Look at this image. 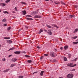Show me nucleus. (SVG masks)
I'll return each mask as SVG.
<instances>
[{"label": "nucleus", "instance_id": "nucleus-1", "mask_svg": "<svg viewBox=\"0 0 78 78\" xmlns=\"http://www.w3.org/2000/svg\"><path fill=\"white\" fill-rule=\"evenodd\" d=\"M67 77L68 78H72L73 77V75L72 74H69L68 75Z\"/></svg>", "mask_w": 78, "mask_h": 78}, {"label": "nucleus", "instance_id": "nucleus-2", "mask_svg": "<svg viewBox=\"0 0 78 78\" xmlns=\"http://www.w3.org/2000/svg\"><path fill=\"white\" fill-rule=\"evenodd\" d=\"M50 55L52 57H55V53L53 52H51L50 53Z\"/></svg>", "mask_w": 78, "mask_h": 78}, {"label": "nucleus", "instance_id": "nucleus-3", "mask_svg": "<svg viewBox=\"0 0 78 78\" xmlns=\"http://www.w3.org/2000/svg\"><path fill=\"white\" fill-rule=\"evenodd\" d=\"M41 17H42V16L39 15H37L35 16L34 17V19H36V18H41Z\"/></svg>", "mask_w": 78, "mask_h": 78}, {"label": "nucleus", "instance_id": "nucleus-4", "mask_svg": "<svg viewBox=\"0 0 78 78\" xmlns=\"http://www.w3.org/2000/svg\"><path fill=\"white\" fill-rule=\"evenodd\" d=\"M67 66H69L70 67H73V63H72L70 64H67Z\"/></svg>", "mask_w": 78, "mask_h": 78}, {"label": "nucleus", "instance_id": "nucleus-5", "mask_svg": "<svg viewBox=\"0 0 78 78\" xmlns=\"http://www.w3.org/2000/svg\"><path fill=\"white\" fill-rule=\"evenodd\" d=\"M14 53L16 55H20V51H16L14 52Z\"/></svg>", "mask_w": 78, "mask_h": 78}, {"label": "nucleus", "instance_id": "nucleus-6", "mask_svg": "<svg viewBox=\"0 0 78 78\" xmlns=\"http://www.w3.org/2000/svg\"><path fill=\"white\" fill-rule=\"evenodd\" d=\"M17 59L16 58H12V62H16L17 61Z\"/></svg>", "mask_w": 78, "mask_h": 78}, {"label": "nucleus", "instance_id": "nucleus-7", "mask_svg": "<svg viewBox=\"0 0 78 78\" xmlns=\"http://www.w3.org/2000/svg\"><path fill=\"white\" fill-rule=\"evenodd\" d=\"M48 34H49V35H51V34H52L51 31V30H48Z\"/></svg>", "mask_w": 78, "mask_h": 78}, {"label": "nucleus", "instance_id": "nucleus-8", "mask_svg": "<svg viewBox=\"0 0 78 78\" xmlns=\"http://www.w3.org/2000/svg\"><path fill=\"white\" fill-rule=\"evenodd\" d=\"M41 72V73H40V75H41V76H43L44 75V71H42Z\"/></svg>", "mask_w": 78, "mask_h": 78}, {"label": "nucleus", "instance_id": "nucleus-9", "mask_svg": "<svg viewBox=\"0 0 78 78\" xmlns=\"http://www.w3.org/2000/svg\"><path fill=\"white\" fill-rule=\"evenodd\" d=\"M22 12H23V15H24V16L25 15V14H26L27 13V12H26V11H25V10L22 11Z\"/></svg>", "mask_w": 78, "mask_h": 78}, {"label": "nucleus", "instance_id": "nucleus-10", "mask_svg": "<svg viewBox=\"0 0 78 78\" xmlns=\"http://www.w3.org/2000/svg\"><path fill=\"white\" fill-rule=\"evenodd\" d=\"M43 30H42V29H41L40 30L39 32H38V34H40V33H41V32H43Z\"/></svg>", "mask_w": 78, "mask_h": 78}, {"label": "nucleus", "instance_id": "nucleus-11", "mask_svg": "<svg viewBox=\"0 0 78 78\" xmlns=\"http://www.w3.org/2000/svg\"><path fill=\"white\" fill-rule=\"evenodd\" d=\"M7 42H8V43H9V44H11V43H12V41L10 40H7Z\"/></svg>", "mask_w": 78, "mask_h": 78}, {"label": "nucleus", "instance_id": "nucleus-12", "mask_svg": "<svg viewBox=\"0 0 78 78\" xmlns=\"http://www.w3.org/2000/svg\"><path fill=\"white\" fill-rule=\"evenodd\" d=\"M27 20H33V19L30 18H27Z\"/></svg>", "mask_w": 78, "mask_h": 78}, {"label": "nucleus", "instance_id": "nucleus-13", "mask_svg": "<svg viewBox=\"0 0 78 78\" xmlns=\"http://www.w3.org/2000/svg\"><path fill=\"white\" fill-rule=\"evenodd\" d=\"M15 48L14 47H12V48H10L8 51H10V50H14V49H15Z\"/></svg>", "mask_w": 78, "mask_h": 78}, {"label": "nucleus", "instance_id": "nucleus-14", "mask_svg": "<svg viewBox=\"0 0 78 78\" xmlns=\"http://www.w3.org/2000/svg\"><path fill=\"white\" fill-rule=\"evenodd\" d=\"M64 61H67V58H66V57H64Z\"/></svg>", "mask_w": 78, "mask_h": 78}, {"label": "nucleus", "instance_id": "nucleus-15", "mask_svg": "<svg viewBox=\"0 0 78 78\" xmlns=\"http://www.w3.org/2000/svg\"><path fill=\"white\" fill-rule=\"evenodd\" d=\"M65 50H67L68 48H69V46H65L64 47Z\"/></svg>", "mask_w": 78, "mask_h": 78}, {"label": "nucleus", "instance_id": "nucleus-16", "mask_svg": "<svg viewBox=\"0 0 78 78\" xmlns=\"http://www.w3.org/2000/svg\"><path fill=\"white\" fill-rule=\"evenodd\" d=\"M11 29V27H9L7 28L8 31H9V30H10Z\"/></svg>", "mask_w": 78, "mask_h": 78}, {"label": "nucleus", "instance_id": "nucleus-17", "mask_svg": "<svg viewBox=\"0 0 78 78\" xmlns=\"http://www.w3.org/2000/svg\"><path fill=\"white\" fill-rule=\"evenodd\" d=\"M27 62L28 63H31V62H32V61L31 60H28Z\"/></svg>", "mask_w": 78, "mask_h": 78}, {"label": "nucleus", "instance_id": "nucleus-18", "mask_svg": "<svg viewBox=\"0 0 78 78\" xmlns=\"http://www.w3.org/2000/svg\"><path fill=\"white\" fill-rule=\"evenodd\" d=\"M1 5L2 6H4L6 5V4L4 3H1Z\"/></svg>", "mask_w": 78, "mask_h": 78}, {"label": "nucleus", "instance_id": "nucleus-19", "mask_svg": "<svg viewBox=\"0 0 78 78\" xmlns=\"http://www.w3.org/2000/svg\"><path fill=\"white\" fill-rule=\"evenodd\" d=\"M73 44H78V41L75 42H73Z\"/></svg>", "mask_w": 78, "mask_h": 78}, {"label": "nucleus", "instance_id": "nucleus-20", "mask_svg": "<svg viewBox=\"0 0 78 78\" xmlns=\"http://www.w3.org/2000/svg\"><path fill=\"white\" fill-rule=\"evenodd\" d=\"M69 16L70 17H71V18H72V17H75V16H74V15H69Z\"/></svg>", "mask_w": 78, "mask_h": 78}, {"label": "nucleus", "instance_id": "nucleus-21", "mask_svg": "<svg viewBox=\"0 0 78 78\" xmlns=\"http://www.w3.org/2000/svg\"><path fill=\"white\" fill-rule=\"evenodd\" d=\"M4 13H5V14H9V13H8V12L6 11H3V12Z\"/></svg>", "mask_w": 78, "mask_h": 78}, {"label": "nucleus", "instance_id": "nucleus-22", "mask_svg": "<svg viewBox=\"0 0 78 78\" xmlns=\"http://www.w3.org/2000/svg\"><path fill=\"white\" fill-rule=\"evenodd\" d=\"M25 56L26 58H30V56L29 55H25Z\"/></svg>", "mask_w": 78, "mask_h": 78}, {"label": "nucleus", "instance_id": "nucleus-23", "mask_svg": "<svg viewBox=\"0 0 78 78\" xmlns=\"http://www.w3.org/2000/svg\"><path fill=\"white\" fill-rule=\"evenodd\" d=\"M61 3L62 4V5H66V4L64 3L63 2H61Z\"/></svg>", "mask_w": 78, "mask_h": 78}, {"label": "nucleus", "instance_id": "nucleus-24", "mask_svg": "<svg viewBox=\"0 0 78 78\" xmlns=\"http://www.w3.org/2000/svg\"><path fill=\"white\" fill-rule=\"evenodd\" d=\"M78 29H76L75 30L74 33H76V32H77V31H78Z\"/></svg>", "mask_w": 78, "mask_h": 78}, {"label": "nucleus", "instance_id": "nucleus-25", "mask_svg": "<svg viewBox=\"0 0 78 78\" xmlns=\"http://www.w3.org/2000/svg\"><path fill=\"white\" fill-rule=\"evenodd\" d=\"M21 3H22V4H23H23L24 5H26V3L24 2H21Z\"/></svg>", "mask_w": 78, "mask_h": 78}, {"label": "nucleus", "instance_id": "nucleus-26", "mask_svg": "<svg viewBox=\"0 0 78 78\" xmlns=\"http://www.w3.org/2000/svg\"><path fill=\"white\" fill-rule=\"evenodd\" d=\"M11 1L10 0H7L5 2L6 3H8V2H10Z\"/></svg>", "mask_w": 78, "mask_h": 78}, {"label": "nucleus", "instance_id": "nucleus-27", "mask_svg": "<svg viewBox=\"0 0 78 78\" xmlns=\"http://www.w3.org/2000/svg\"><path fill=\"white\" fill-rule=\"evenodd\" d=\"M77 37H77V36L73 37V39H76V38H77Z\"/></svg>", "mask_w": 78, "mask_h": 78}, {"label": "nucleus", "instance_id": "nucleus-28", "mask_svg": "<svg viewBox=\"0 0 78 78\" xmlns=\"http://www.w3.org/2000/svg\"><path fill=\"white\" fill-rule=\"evenodd\" d=\"M47 27L48 28H51V26L49 25H47Z\"/></svg>", "mask_w": 78, "mask_h": 78}, {"label": "nucleus", "instance_id": "nucleus-29", "mask_svg": "<svg viewBox=\"0 0 78 78\" xmlns=\"http://www.w3.org/2000/svg\"><path fill=\"white\" fill-rule=\"evenodd\" d=\"M15 66V65L14 64H12L11 65L10 67H13V66Z\"/></svg>", "mask_w": 78, "mask_h": 78}, {"label": "nucleus", "instance_id": "nucleus-30", "mask_svg": "<svg viewBox=\"0 0 78 78\" xmlns=\"http://www.w3.org/2000/svg\"><path fill=\"white\" fill-rule=\"evenodd\" d=\"M2 20L3 22H6V20L5 19H4Z\"/></svg>", "mask_w": 78, "mask_h": 78}, {"label": "nucleus", "instance_id": "nucleus-31", "mask_svg": "<svg viewBox=\"0 0 78 78\" xmlns=\"http://www.w3.org/2000/svg\"><path fill=\"white\" fill-rule=\"evenodd\" d=\"M78 8V6L76 5H75V8Z\"/></svg>", "mask_w": 78, "mask_h": 78}, {"label": "nucleus", "instance_id": "nucleus-32", "mask_svg": "<svg viewBox=\"0 0 78 78\" xmlns=\"http://www.w3.org/2000/svg\"><path fill=\"white\" fill-rule=\"evenodd\" d=\"M44 55V56H48V54H45Z\"/></svg>", "mask_w": 78, "mask_h": 78}, {"label": "nucleus", "instance_id": "nucleus-33", "mask_svg": "<svg viewBox=\"0 0 78 78\" xmlns=\"http://www.w3.org/2000/svg\"><path fill=\"white\" fill-rule=\"evenodd\" d=\"M68 56L69 58H70V56H71V54H69L68 55Z\"/></svg>", "mask_w": 78, "mask_h": 78}, {"label": "nucleus", "instance_id": "nucleus-34", "mask_svg": "<svg viewBox=\"0 0 78 78\" xmlns=\"http://www.w3.org/2000/svg\"><path fill=\"white\" fill-rule=\"evenodd\" d=\"M23 78V76H19V78Z\"/></svg>", "mask_w": 78, "mask_h": 78}, {"label": "nucleus", "instance_id": "nucleus-35", "mask_svg": "<svg viewBox=\"0 0 78 78\" xmlns=\"http://www.w3.org/2000/svg\"><path fill=\"white\" fill-rule=\"evenodd\" d=\"M27 17H32L31 16L27 15Z\"/></svg>", "mask_w": 78, "mask_h": 78}, {"label": "nucleus", "instance_id": "nucleus-36", "mask_svg": "<svg viewBox=\"0 0 78 78\" xmlns=\"http://www.w3.org/2000/svg\"><path fill=\"white\" fill-rule=\"evenodd\" d=\"M15 11H17V7H15Z\"/></svg>", "mask_w": 78, "mask_h": 78}, {"label": "nucleus", "instance_id": "nucleus-37", "mask_svg": "<svg viewBox=\"0 0 78 78\" xmlns=\"http://www.w3.org/2000/svg\"><path fill=\"white\" fill-rule=\"evenodd\" d=\"M9 70H10V69H6V70L7 71V72H8V71H9Z\"/></svg>", "mask_w": 78, "mask_h": 78}, {"label": "nucleus", "instance_id": "nucleus-38", "mask_svg": "<svg viewBox=\"0 0 78 78\" xmlns=\"http://www.w3.org/2000/svg\"><path fill=\"white\" fill-rule=\"evenodd\" d=\"M25 28H27V29H28V27H27V26H25Z\"/></svg>", "mask_w": 78, "mask_h": 78}, {"label": "nucleus", "instance_id": "nucleus-39", "mask_svg": "<svg viewBox=\"0 0 78 78\" xmlns=\"http://www.w3.org/2000/svg\"><path fill=\"white\" fill-rule=\"evenodd\" d=\"M44 58V56H42L40 58V59L42 60L43 59V58Z\"/></svg>", "mask_w": 78, "mask_h": 78}, {"label": "nucleus", "instance_id": "nucleus-40", "mask_svg": "<svg viewBox=\"0 0 78 78\" xmlns=\"http://www.w3.org/2000/svg\"><path fill=\"white\" fill-rule=\"evenodd\" d=\"M6 26H7V24H6V23H5V24H4V27H6Z\"/></svg>", "mask_w": 78, "mask_h": 78}, {"label": "nucleus", "instance_id": "nucleus-41", "mask_svg": "<svg viewBox=\"0 0 78 78\" xmlns=\"http://www.w3.org/2000/svg\"><path fill=\"white\" fill-rule=\"evenodd\" d=\"M54 3L55 4H58V2H55Z\"/></svg>", "mask_w": 78, "mask_h": 78}, {"label": "nucleus", "instance_id": "nucleus-42", "mask_svg": "<svg viewBox=\"0 0 78 78\" xmlns=\"http://www.w3.org/2000/svg\"><path fill=\"white\" fill-rule=\"evenodd\" d=\"M4 39H8V37H4Z\"/></svg>", "mask_w": 78, "mask_h": 78}, {"label": "nucleus", "instance_id": "nucleus-43", "mask_svg": "<svg viewBox=\"0 0 78 78\" xmlns=\"http://www.w3.org/2000/svg\"><path fill=\"white\" fill-rule=\"evenodd\" d=\"M76 66V64H75L72 67H75V66Z\"/></svg>", "mask_w": 78, "mask_h": 78}, {"label": "nucleus", "instance_id": "nucleus-44", "mask_svg": "<svg viewBox=\"0 0 78 78\" xmlns=\"http://www.w3.org/2000/svg\"><path fill=\"white\" fill-rule=\"evenodd\" d=\"M54 27H56V28H58V27L57 26H56L55 25H54Z\"/></svg>", "mask_w": 78, "mask_h": 78}, {"label": "nucleus", "instance_id": "nucleus-45", "mask_svg": "<svg viewBox=\"0 0 78 78\" xmlns=\"http://www.w3.org/2000/svg\"><path fill=\"white\" fill-rule=\"evenodd\" d=\"M75 69H74L71 70V71H75Z\"/></svg>", "mask_w": 78, "mask_h": 78}, {"label": "nucleus", "instance_id": "nucleus-46", "mask_svg": "<svg viewBox=\"0 0 78 78\" xmlns=\"http://www.w3.org/2000/svg\"><path fill=\"white\" fill-rule=\"evenodd\" d=\"M22 53H26V52H25V51H23L22 52Z\"/></svg>", "mask_w": 78, "mask_h": 78}, {"label": "nucleus", "instance_id": "nucleus-47", "mask_svg": "<svg viewBox=\"0 0 78 78\" xmlns=\"http://www.w3.org/2000/svg\"><path fill=\"white\" fill-rule=\"evenodd\" d=\"M34 14H36V12L34 11L33 12Z\"/></svg>", "mask_w": 78, "mask_h": 78}, {"label": "nucleus", "instance_id": "nucleus-48", "mask_svg": "<svg viewBox=\"0 0 78 78\" xmlns=\"http://www.w3.org/2000/svg\"><path fill=\"white\" fill-rule=\"evenodd\" d=\"M37 48H40V47H39V46H37Z\"/></svg>", "mask_w": 78, "mask_h": 78}, {"label": "nucleus", "instance_id": "nucleus-49", "mask_svg": "<svg viewBox=\"0 0 78 78\" xmlns=\"http://www.w3.org/2000/svg\"><path fill=\"white\" fill-rule=\"evenodd\" d=\"M2 61H5V58H4V60L2 59Z\"/></svg>", "mask_w": 78, "mask_h": 78}, {"label": "nucleus", "instance_id": "nucleus-50", "mask_svg": "<svg viewBox=\"0 0 78 78\" xmlns=\"http://www.w3.org/2000/svg\"><path fill=\"white\" fill-rule=\"evenodd\" d=\"M60 50H62V47H61L60 48Z\"/></svg>", "mask_w": 78, "mask_h": 78}, {"label": "nucleus", "instance_id": "nucleus-51", "mask_svg": "<svg viewBox=\"0 0 78 78\" xmlns=\"http://www.w3.org/2000/svg\"><path fill=\"white\" fill-rule=\"evenodd\" d=\"M4 73L7 72V71H6V70H4Z\"/></svg>", "mask_w": 78, "mask_h": 78}, {"label": "nucleus", "instance_id": "nucleus-52", "mask_svg": "<svg viewBox=\"0 0 78 78\" xmlns=\"http://www.w3.org/2000/svg\"><path fill=\"white\" fill-rule=\"evenodd\" d=\"M12 56V55H9V57H11V56Z\"/></svg>", "mask_w": 78, "mask_h": 78}, {"label": "nucleus", "instance_id": "nucleus-53", "mask_svg": "<svg viewBox=\"0 0 78 78\" xmlns=\"http://www.w3.org/2000/svg\"><path fill=\"white\" fill-rule=\"evenodd\" d=\"M10 39V37H7V39Z\"/></svg>", "mask_w": 78, "mask_h": 78}, {"label": "nucleus", "instance_id": "nucleus-54", "mask_svg": "<svg viewBox=\"0 0 78 78\" xmlns=\"http://www.w3.org/2000/svg\"><path fill=\"white\" fill-rule=\"evenodd\" d=\"M37 73V72H35L34 73H33V75H34V73Z\"/></svg>", "mask_w": 78, "mask_h": 78}, {"label": "nucleus", "instance_id": "nucleus-55", "mask_svg": "<svg viewBox=\"0 0 78 78\" xmlns=\"http://www.w3.org/2000/svg\"><path fill=\"white\" fill-rule=\"evenodd\" d=\"M45 0V1H47V2H48V1H49V0Z\"/></svg>", "mask_w": 78, "mask_h": 78}, {"label": "nucleus", "instance_id": "nucleus-56", "mask_svg": "<svg viewBox=\"0 0 78 78\" xmlns=\"http://www.w3.org/2000/svg\"><path fill=\"white\" fill-rule=\"evenodd\" d=\"M76 61V59H74V61Z\"/></svg>", "mask_w": 78, "mask_h": 78}, {"label": "nucleus", "instance_id": "nucleus-57", "mask_svg": "<svg viewBox=\"0 0 78 78\" xmlns=\"http://www.w3.org/2000/svg\"><path fill=\"white\" fill-rule=\"evenodd\" d=\"M58 78H63V77H60Z\"/></svg>", "mask_w": 78, "mask_h": 78}, {"label": "nucleus", "instance_id": "nucleus-58", "mask_svg": "<svg viewBox=\"0 0 78 78\" xmlns=\"http://www.w3.org/2000/svg\"><path fill=\"white\" fill-rule=\"evenodd\" d=\"M12 12H13V13H15V12H14V11H13Z\"/></svg>", "mask_w": 78, "mask_h": 78}, {"label": "nucleus", "instance_id": "nucleus-59", "mask_svg": "<svg viewBox=\"0 0 78 78\" xmlns=\"http://www.w3.org/2000/svg\"><path fill=\"white\" fill-rule=\"evenodd\" d=\"M78 59V58H76L75 59H76H76Z\"/></svg>", "mask_w": 78, "mask_h": 78}, {"label": "nucleus", "instance_id": "nucleus-60", "mask_svg": "<svg viewBox=\"0 0 78 78\" xmlns=\"http://www.w3.org/2000/svg\"><path fill=\"white\" fill-rule=\"evenodd\" d=\"M54 62H55V61H56V60H54Z\"/></svg>", "mask_w": 78, "mask_h": 78}, {"label": "nucleus", "instance_id": "nucleus-61", "mask_svg": "<svg viewBox=\"0 0 78 78\" xmlns=\"http://www.w3.org/2000/svg\"><path fill=\"white\" fill-rule=\"evenodd\" d=\"M0 47H2V45H1V44H0Z\"/></svg>", "mask_w": 78, "mask_h": 78}, {"label": "nucleus", "instance_id": "nucleus-62", "mask_svg": "<svg viewBox=\"0 0 78 78\" xmlns=\"http://www.w3.org/2000/svg\"><path fill=\"white\" fill-rule=\"evenodd\" d=\"M1 10L0 9V12H1Z\"/></svg>", "mask_w": 78, "mask_h": 78}, {"label": "nucleus", "instance_id": "nucleus-63", "mask_svg": "<svg viewBox=\"0 0 78 78\" xmlns=\"http://www.w3.org/2000/svg\"><path fill=\"white\" fill-rule=\"evenodd\" d=\"M55 50L56 51H57V50H56V49H55Z\"/></svg>", "mask_w": 78, "mask_h": 78}, {"label": "nucleus", "instance_id": "nucleus-64", "mask_svg": "<svg viewBox=\"0 0 78 78\" xmlns=\"http://www.w3.org/2000/svg\"><path fill=\"white\" fill-rule=\"evenodd\" d=\"M78 41V40H77L76 41Z\"/></svg>", "mask_w": 78, "mask_h": 78}]
</instances>
